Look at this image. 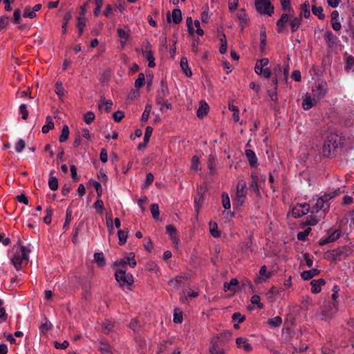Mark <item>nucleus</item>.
I'll return each instance as SVG.
<instances>
[{
    "mask_svg": "<svg viewBox=\"0 0 354 354\" xmlns=\"http://www.w3.org/2000/svg\"><path fill=\"white\" fill-rule=\"evenodd\" d=\"M344 139L337 133H329L323 146V154L329 157L339 146L343 144Z\"/></svg>",
    "mask_w": 354,
    "mask_h": 354,
    "instance_id": "nucleus-1",
    "label": "nucleus"
},
{
    "mask_svg": "<svg viewBox=\"0 0 354 354\" xmlns=\"http://www.w3.org/2000/svg\"><path fill=\"white\" fill-rule=\"evenodd\" d=\"M115 277L123 290H131V286L134 281L131 274L127 273L126 270L118 269L115 272Z\"/></svg>",
    "mask_w": 354,
    "mask_h": 354,
    "instance_id": "nucleus-2",
    "label": "nucleus"
},
{
    "mask_svg": "<svg viewBox=\"0 0 354 354\" xmlns=\"http://www.w3.org/2000/svg\"><path fill=\"white\" fill-rule=\"evenodd\" d=\"M29 253L30 250H28L26 246L21 245L19 251H17L15 254L12 259V263L17 270L21 269V265L24 262L27 263L28 261Z\"/></svg>",
    "mask_w": 354,
    "mask_h": 354,
    "instance_id": "nucleus-3",
    "label": "nucleus"
},
{
    "mask_svg": "<svg viewBox=\"0 0 354 354\" xmlns=\"http://www.w3.org/2000/svg\"><path fill=\"white\" fill-rule=\"evenodd\" d=\"M333 196H331L329 194H326L319 197L317 200V202L315 204V205L312 207L311 213H317L319 212V211H323L324 213L327 212L330 207L329 201L331 198H333Z\"/></svg>",
    "mask_w": 354,
    "mask_h": 354,
    "instance_id": "nucleus-4",
    "label": "nucleus"
},
{
    "mask_svg": "<svg viewBox=\"0 0 354 354\" xmlns=\"http://www.w3.org/2000/svg\"><path fill=\"white\" fill-rule=\"evenodd\" d=\"M247 192L246 182L244 180H240L236 185L235 198L234 199V204L241 206L244 203Z\"/></svg>",
    "mask_w": 354,
    "mask_h": 354,
    "instance_id": "nucleus-5",
    "label": "nucleus"
},
{
    "mask_svg": "<svg viewBox=\"0 0 354 354\" xmlns=\"http://www.w3.org/2000/svg\"><path fill=\"white\" fill-rule=\"evenodd\" d=\"M255 8L258 12L271 16L274 13V6L270 0H256Z\"/></svg>",
    "mask_w": 354,
    "mask_h": 354,
    "instance_id": "nucleus-6",
    "label": "nucleus"
},
{
    "mask_svg": "<svg viewBox=\"0 0 354 354\" xmlns=\"http://www.w3.org/2000/svg\"><path fill=\"white\" fill-rule=\"evenodd\" d=\"M169 94L167 84L165 82L162 81L160 86L157 92L156 96V104L158 105L163 104L165 103V98Z\"/></svg>",
    "mask_w": 354,
    "mask_h": 354,
    "instance_id": "nucleus-7",
    "label": "nucleus"
},
{
    "mask_svg": "<svg viewBox=\"0 0 354 354\" xmlns=\"http://www.w3.org/2000/svg\"><path fill=\"white\" fill-rule=\"evenodd\" d=\"M324 39L326 43L327 47L330 49H332L336 46L337 41H339L337 37L330 30H327L325 32L324 35Z\"/></svg>",
    "mask_w": 354,
    "mask_h": 354,
    "instance_id": "nucleus-8",
    "label": "nucleus"
},
{
    "mask_svg": "<svg viewBox=\"0 0 354 354\" xmlns=\"http://www.w3.org/2000/svg\"><path fill=\"white\" fill-rule=\"evenodd\" d=\"M342 235V230H335V231L332 232L328 237L325 239H322L319 241V245H324L329 243H332L337 240Z\"/></svg>",
    "mask_w": 354,
    "mask_h": 354,
    "instance_id": "nucleus-9",
    "label": "nucleus"
},
{
    "mask_svg": "<svg viewBox=\"0 0 354 354\" xmlns=\"http://www.w3.org/2000/svg\"><path fill=\"white\" fill-rule=\"evenodd\" d=\"M236 344L239 348H243L246 352H251L252 351V346L248 342L245 337H238L236 339Z\"/></svg>",
    "mask_w": 354,
    "mask_h": 354,
    "instance_id": "nucleus-10",
    "label": "nucleus"
},
{
    "mask_svg": "<svg viewBox=\"0 0 354 354\" xmlns=\"http://www.w3.org/2000/svg\"><path fill=\"white\" fill-rule=\"evenodd\" d=\"M99 350L102 354H113V348L106 339L102 338L99 340Z\"/></svg>",
    "mask_w": 354,
    "mask_h": 354,
    "instance_id": "nucleus-11",
    "label": "nucleus"
},
{
    "mask_svg": "<svg viewBox=\"0 0 354 354\" xmlns=\"http://www.w3.org/2000/svg\"><path fill=\"white\" fill-rule=\"evenodd\" d=\"M329 252L331 254V260L333 261H339L348 256V254L340 248L334 249Z\"/></svg>",
    "mask_w": 354,
    "mask_h": 354,
    "instance_id": "nucleus-12",
    "label": "nucleus"
},
{
    "mask_svg": "<svg viewBox=\"0 0 354 354\" xmlns=\"http://www.w3.org/2000/svg\"><path fill=\"white\" fill-rule=\"evenodd\" d=\"M326 281L324 279H319L317 280H313L310 282L312 286L311 292L314 294H317L321 292V287L325 284Z\"/></svg>",
    "mask_w": 354,
    "mask_h": 354,
    "instance_id": "nucleus-13",
    "label": "nucleus"
},
{
    "mask_svg": "<svg viewBox=\"0 0 354 354\" xmlns=\"http://www.w3.org/2000/svg\"><path fill=\"white\" fill-rule=\"evenodd\" d=\"M143 56L149 62L148 66L149 68H153L156 66L153 53L151 50L148 49L147 46L146 47V49L143 50Z\"/></svg>",
    "mask_w": 354,
    "mask_h": 354,
    "instance_id": "nucleus-14",
    "label": "nucleus"
},
{
    "mask_svg": "<svg viewBox=\"0 0 354 354\" xmlns=\"http://www.w3.org/2000/svg\"><path fill=\"white\" fill-rule=\"evenodd\" d=\"M252 180L250 183V187L257 194V195H260L259 186L258 184L259 176L256 173H252L251 174Z\"/></svg>",
    "mask_w": 354,
    "mask_h": 354,
    "instance_id": "nucleus-15",
    "label": "nucleus"
},
{
    "mask_svg": "<svg viewBox=\"0 0 354 354\" xmlns=\"http://www.w3.org/2000/svg\"><path fill=\"white\" fill-rule=\"evenodd\" d=\"M314 96L322 98L326 93V88L324 84H319L313 89Z\"/></svg>",
    "mask_w": 354,
    "mask_h": 354,
    "instance_id": "nucleus-16",
    "label": "nucleus"
},
{
    "mask_svg": "<svg viewBox=\"0 0 354 354\" xmlns=\"http://www.w3.org/2000/svg\"><path fill=\"white\" fill-rule=\"evenodd\" d=\"M101 326L102 327L103 333L109 335L115 327V322L109 319H105L101 323Z\"/></svg>",
    "mask_w": 354,
    "mask_h": 354,
    "instance_id": "nucleus-17",
    "label": "nucleus"
},
{
    "mask_svg": "<svg viewBox=\"0 0 354 354\" xmlns=\"http://www.w3.org/2000/svg\"><path fill=\"white\" fill-rule=\"evenodd\" d=\"M288 21V15L283 13L281 17L277 20L276 24L277 27V32H281L285 28V25Z\"/></svg>",
    "mask_w": 354,
    "mask_h": 354,
    "instance_id": "nucleus-18",
    "label": "nucleus"
},
{
    "mask_svg": "<svg viewBox=\"0 0 354 354\" xmlns=\"http://www.w3.org/2000/svg\"><path fill=\"white\" fill-rule=\"evenodd\" d=\"M209 109V105L205 102L201 101L200 102V106L196 112L197 116L199 118H203L205 115L207 114Z\"/></svg>",
    "mask_w": 354,
    "mask_h": 354,
    "instance_id": "nucleus-19",
    "label": "nucleus"
},
{
    "mask_svg": "<svg viewBox=\"0 0 354 354\" xmlns=\"http://www.w3.org/2000/svg\"><path fill=\"white\" fill-rule=\"evenodd\" d=\"M320 271L317 268L306 270L301 272V277L304 280H310L313 277L319 275Z\"/></svg>",
    "mask_w": 354,
    "mask_h": 354,
    "instance_id": "nucleus-20",
    "label": "nucleus"
},
{
    "mask_svg": "<svg viewBox=\"0 0 354 354\" xmlns=\"http://www.w3.org/2000/svg\"><path fill=\"white\" fill-rule=\"evenodd\" d=\"M218 340V337L212 340V342H211L212 346L209 349L211 354H224L225 353V350L222 348H220L218 346V344H217Z\"/></svg>",
    "mask_w": 354,
    "mask_h": 354,
    "instance_id": "nucleus-21",
    "label": "nucleus"
},
{
    "mask_svg": "<svg viewBox=\"0 0 354 354\" xmlns=\"http://www.w3.org/2000/svg\"><path fill=\"white\" fill-rule=\"evenodd\" d=\"M113 106V102L111 100H106L104 97L102 98L99 104L98 108L100 110H102V109H104V111L106 113H109L111 111Z\"/></svg>",
    "mask_w": 354,
    "mask_h": 354,
    "instance_id": "nucleus-22",
    "label": "nucleus"
},
{
    "mask_svg": "<svg viewBox=\"0 0 354 354\" xmlns=\"http://www.w3.org/2000/svg\"><path fill=\"white\" fill-rule=\"evenodd\" d=\"M245 153L248 160L250 165L251 167L257 166V158L256 156L255 153L251 149H246Z\"/></svg>",
    "mask_w": 354,
    "mask_h": 354,
    "instance_id": "nucleus-23",
    "label": "nucleus"
},
{
    "mask_svg": "<svg viewBox=\"0 0 354 354\" xmlns=\"http://www.w3.org/2000/svg\"><path fill=\"white\" fill-rule=\"evenodd\" d=\"M269 63L268 58H263L257 62L254 67V71L257 74H260L262 70H264L263 67L266 66Z\"/></svg>",
    "mask_w": 354,
    "mask_h": 354,
    "instance_id": "nucleus-24",
    "label": "nucleus"
},
{
    "mask_svg": "<svg viewBox=\"0 0 354 354\" xmlns=\"http://www.w3.org/2000/svg\"><path fill=\"white\" fill-rule=\"evenodd\" d=\"M180 67L187 77L192 75V71L188 65V61L186 57H183L180 60Z\"/></svg>",
    "mask_w": 354,
    "mask_h": 354,
    "instance_id": "nucleus-25",
    "label": "nucleus"
},
{
    "mask_svg": "<svg viewBox=\"0 0 354 354\" xmlns=\"http://www.w3.org/2000/svg\"><path fill=\"white\" fill-rule=\"evenodd\" d=\"M301 13L299 17L301 18L302 16H304L305 18H308L310 16V3L308 1H306L301 6Z\"/></svg>",
    "mask_w": 354,
    "mask_h": 354,
    "instance_id": "nucleus-26",
    "label": "nucleus"
},
{
    "mask_svg": "<svg viewBox=\"0 0 354 354\" xmlns=\"http://www.w3.org/2000/svg\"><path fill=\"white\" fill-rule=\"evenodd\" d=\"M94 260L97 263V266L103 267L106 265V260L103 252H96L94 254Z\"/></svg>",
    "mask_w": 354,
    "mask_h": 354,
    "instance_id": "nucleus-27",
    "label": "nucleus"
},
{
    "mask_svg": "<svg viewBox=\"0 0 354 354\" xmlns=\"http://www.w3.org/2000/svg\"><path fill=\"white\" fill-rule=\"evenodd\" d=\"M301 17H294L290 22V26L291 31L295 32L297 31L301 26Z\"/></svg>",
    "mask_w": 354,
    "mask_h": 354,
    "instance_id": "nucleus-28",
    "label": "nucleus"
},
{
    "mask_svg": "<svg viewBox=\"0 0 354 354\" xmlns=\"http://www.w3.org/2000/svg\"><path fill=\"white\" fill-rule=\"evenodd\" d=\"M53 171H50V177L48 179V186L51 190L55 191L58 189L59 184L57 178L55 176H53Z\"/></svg>",
    "mask_w": 354,
    "mask_h": 354,
    "instance_id": "nucleus-29",
    "label": "nucleus"
},
{
    "mask_svg": "<svg viewBox=\"0 0 354 354\" xmlns=\"http://www.w3.org/2000/svg\"><path fill=\"white\" fill-rule=\"evenodd\" d=\"M320 221V216L310 215L306 218V221L303 223V226L315 225Z\"/></svg>",
    "mask_w": 354,
    "mask_h": 354,
    "instance_id": "nucleus-30",
    "label": "nucleus"
},
{
    "mask_svg": "<svg viewBox=\"0 0 354 354\" xmlns=\"http://www.w3.org/2000/svg\"><path fill=\"white\" fill-rule=\"evenodd\" d=\"M46 124L43 126L41 129L43 133H47L50 129L54 128V123L50 116L46 117Z\"/></svg>",
    "mask_w": 354,
    "mask_h": 354,
    "instance_id": "nucleus-31",
    "label": "nucleus"
},
{
    "mask_svg": "<svg viewBox=\"0 0 354 354\" xmlns=\"http://www.w3.org/2000/svg\"><path fill=\"white\" fill-rule=\"evenodd\" d=\"M172 21L174 24H178L182 21V13L180 9H174L171 14Z\"/></svg>",
    "mask_w": 354,
    "mask_h": 354,
    "instance_id": "nucleus-32",
    "label": "nucleus"
},
{
    "mask_svg": "<svg viewBox=\"0 0 354 354\" xmlns=\"http://www.w3.org/2000/svg\"><path fill=\"white\" fill-rule=\"evenodd\" d=\"M69 128L67 125H64L62 130V134L59 136V140L60 142H66L69 137Z\"/></svg>",
    "mask_w": 354,
    "mask_h": 354,
    "instance_id": "nucleus-33",
    "label": "nucleus"
},
{
    "mask_svg": "<svg viewBox=\"0 0 354 354\" xmlns=\"http://www.w3.org/2000/svg\"><path fill=\"white\" fill-rule=\"evenodd\" d=\"M239 284V281L236 278H232L229 283H225L223 288L225 291L231 290L234 291V286H236Z\"/></svg>",
    "mask_w": 354,
    "mask_h": 354,
    "instance_id": "nucleus-34",
    "label": "nucleus"
},
{
    "mask_svg": "<svg viewBox=\"0 0 354 354\" xmlns=\"http://www.w3.org/2000/svg\"><path fill=\"white\" fill-rule=\"evenodd\" d=\"M71 18H72V14L70 11L67 12L64 15L63 23H62V26L63 34H65L66 32L67 25H68V21L71 19Z\"/></svg>",
    "mask_w": 354,
    "mask_h": 354,
    "instance_id": "nucleus-35",
    "label": "nucleus"
},
{
    "mask_svg": "<svg viewBox=\"0 0 354 354\" xmlns=\"http://www.w3.org/2000/svg\"><path fill=\"white\" fill-rule=\"evenodd\" d=\"M71 220H72V210L68 207L66 209L65 222L63 225V229L65 231H66L68 229Z\"/></svg>",
    "mask_w": 354,
    "mask_h": 354,
    "instance_id": "nucleus-36",
    "label": "nucleus"
},
{
    "mask_svg": "<svg viewBox=\"0 0 354 354\" xmlns=\"http://www.w3.org/2000/svg\"><path fill=\"white\" fill-rule=\"evenodd\" d=\"M117 32L118 37L121 39L122 45H124L129 39V35L122 28H118Z\"/></svg>",
    "mask_w": 354,
    "mask_h": 354,
    "instance_id": "nucleus-37",
    "label": "nucleus"
},
{
    "mask_svg": "<svg viewBox=\"0 0 354 354\" xmlns=\"http://www.w3.org/2000/svg\"><path fill=\"white\" fill-rule=\"evenodd\" d=\"M215 165H216V159L213 155H209L207 162V167L209 169V173L212 175L215 174Z\"/></svg>",
    "mask_w": 354,
    "mask_h": 354,
    "instance_id": "nucleus-38",
    "label": "nucleus"
},
{
    "mask_svg": "<svg viewBox=\"0 0 354 354\" xmlns=\"http://www.w3.org/2000/svg\"><path fill=\"white\" fill-rule=\"evenodd\" d=\"M77 28L79 31V36H81L84 31V28L86 26V19H85V17H78L77 18Z\"/></svg>",
    "mask_w": 354,
    "mask_h": 354,
    "instance_id": "nucleus-39",
    "label": "nucleus"
},
{
    "mask_svg": "<svg viewBox=\"0 0 354 354\" xmlns=\"http://www.w3.org/2000/svg\"><path fill=\"white\" fill-rule=\"evenodd\" d=\"M55 91L59 98L64 96L66 94V90L60 82H56Z\"/></svg>",
    "mask_w": 354,
    "mask_h": 354,
    "instance_id": "nucleus-40",
    "label": "nucleus"
},
{
    "mask_svg": "<svg viewBox=\"0 0 354 354\" xmlns=\"http://www.w3.org/2000/svg\"><path fill=\"white\" fill-rule=\"evenodd\" d=\"M312 12L313 15L317 16L319 19H324L325 15L323 13V8L322 6H313Z\"/></svg>",
    "mask_w": 354,
    "mask_h": 354,
    "instance_id": "nucleus-41",
    "label": "nucleus"
},
{
    "mask_svg": "<svg viewBox=\"0 0 354 354\" xmlns=\"http://www.w3.org/2000/svg\"><path fill=\"white\" fill-rule=\"evenodd\" d=\"M302 106L304 110H309L313 106V100L310 95H306L303 100Z\"/></svg>",
    "mask_w": 354,
    "mask_h": 354,
    "instance_id": "nucleus-42",
    "label": "nucleus"
},
{
    "mask_svg": "<svg viewBox=\"0 0 354 354\" xmlns=\"http://www.w3.org/2000/svg\"><path fill=\"white\" fill-rule=\"evenodd\" d=\"M311 232L310 227H307L302 232H299L297 233V237L299 241H305L307 240V237Z\"/></svg>",
    "mask_w": 354,
    "mask_h": 354,
    "instance_id": "nucleus-43",
    "label": "nucleus"
},
{
    "mask_svg": "<svg viewBox=\"0 0 354 354\" xmlns=\"http://www.w3.org/2000/svg\"><path fill=\"white\" fill-rule=\"evenodd\" d=\"M118 236L119 239V245H123L126 241L128 236V232L124 230H120L118 232Z\"/></svg>",
    "mask_w": 354,
    "mask_h": 354,
    "instance_id": "nucleus-44",
    "label": "nucleus"
},
{
    "mask_svg": "<svg viewBox=\"0 0 354 354\" xmlns=\"http://www.w3.org/2000/svg\"><path fill=\"white\" fill-rule=\"evenodd\" d=\"M282 323V319L279 316L274 317L273 318L269 319L268 321V324L272 327L279 326Z\"/></svg>",
    "mask_w": 354,
    "mask_h": 354,
    "instance_id": "nucleus-45",
    "label": "nucleus"
},
{
    "mask_svg": "<svg viewBox=\"0 0 354 354\" xmlns=\"http://www.w3.org/2000/svg\"><path fill=\"white\" fill-rule=\"evenodd\" d=\"M145 83V74L142 73H140L138 75V77L136 79L135 82V87L137 88H140L144 86Z\"/></svg>",
    "mask_w": 354,
    "mask_h": 354,
    "instance_id": "nucleus-46",
    "label": "nucleus"
},
{
    "mask_svg": "<svg viewBox=\"0 0 354 354\" xmlns=\"http://www.w3.org/2000/svg\"><path fill=\"white\" fill-rule=\"evenodd\" d=\"M152 216L156 220H159L160 218V212H159V207L157 204L153 203L151 205L150 208Z\"/></svg>",
    "mask_w": 354,
    "mask_h": 354,
    "instance_id": "nucleus-47",
    "label": "nucleus"
},
{
    "mask_svg": "<svg viewBox=\"0 0 354 354\" xmlns=\"http://www.w3.org/2000/svg\"><path fill=\"white\" fill-rule=\"evenodd\" d=\"M151 110V105L147 104L145 106L144 112L142 114V117H141L142 122H146L148 120Z\"/></svg>",
    "mask_w": 354,
    "mask_h": 354,
    "instance_id": "nucleus-48",
    "label": "nucleus"
},
{
    "mask_svg": "<svg viewBox=\"0 0 354 354\" xmlns=\"http://www.w3.org/2000/svg\"><path fill=\"white\" fill-rule=\"evenodd\" d=\"M292 216L295 218H299L304 215V212H302L301 206L298 204L292 209Z\"/></svg>",
    "mask_w": 354,
    "mask_h": 354,
    "instance_id": "nucleus-49",
    "label": "nucleus"
},
{
    "mask_svg": "<svg viewBox=\"0 0 354 354\" xmlns=\"http://www.w3.org/2000/svg\"><path fill=\"white\" fill-rule=\"evenodd\" d=\"M222 204L225 209H229L231 207L229 196L225 192L222 194Z\"/></svg>",
    "mask_w": 354,
    "mask_h": 354,
    "instance_id": "nucleus-50",
    "label": "nucleus"
},
{
    "mask_svg": "<svg viewBox=\"0 0 354 354\" xmlns=\"http://www.w3.org/2000/svg\"><path fill=\"white\" fill-rule=\"evenodd\" d=\"M229 109L233 112V119L235 122H239V109L236 106H234L233 104H229L228 106Z\"/></svg>",
    "mask_w": 354,
    "mask_h": 354,
    "instance_id": "nucleus-51",
    "label": "nucleus"
},
{
    "mask_svg": "<svg viewBox=\"0 0 354 354\" xmlns=\"http://www.w3.org/2000/svg\"><path fill=\"white\" fill-rule=\"evenodd\" d=\"M46 215L44 218V222L46 224H50L52 221V216L53 214V209L51 207H48L46 209Z\"/></svg>",
    "mask_w": 354,
    "mask_h": 354,
    "instance_id": "nucleus-52",
    "label": "nucleus"
},
{
    "mask_svg": "<svg viewBox=\"0 0 354 354\" xmlns=\"http://www.w3.org/2000/svg\"><path fill=\"white\" fill-rule=\"evenodd\" d=\"M221 44L219 48V52L221 54H225L227 49V39L225 35H223V37L221 39Z\"/></svg>",
    "mask_w": 354,
    "mask_h": 354,
    "instance_id": "nucleus-53",
    "label": "nucleus"
},
{
    "mask_svg": "<svg viewBox=\"0 0 354 354\" xmlns=\"http://www.w3.org/2000/svg\"><path fill=\"white\" fill-rule=\"evenodd\" d=\"M129 326L133 331H138L141 325L139 320L137 318H134L130 322Z\"/></svg>",
    "mask_w": 354,
    "mask_h": 354,
    "instance_id": "nucleus-54",
    "label": "nucleus"
},
{
    "mask_svg": "<svg viewBox=\"0 0 354 354\" xmlns=\"http://www.w3.org/2000/svg\"><path fill=\"white\" fill-rule=\"evenodd\" d=\"M37 16L35 11L32 10L30 6L26 7L24 12V17L27 18L33 19Z\"/></svg>",
    "mask_w": 354,
    "mask_h": 354,
    "instance_id": "nucleus-55",
    "label": "nucleus"
},
{
    "mask_svg": "<svg viewBox=\"0 0 354 354\" xmlns=\"http://www.w3.org/2000/svg\"><path fill=\"white\" fill-rule=\"evenodd\" d=\"M19 113L21 114V118L23 120H27L29 113L27 109L26 104H21L19 106Z\"/></svg>",
    "mask_w": 354,
    "mask_h": 354,
    "instance_id": "nucleus-56",
    "label": "nucleus"
},
{
    "mask_svg": "<svg viewBox=\"0 0 354 354\" xmlns=\"http://www.w3.org/2000/svg\"><path fill=\"white\" fill-rule=\"evenodd\" d=\"M103 4L104 0H95L96 6L93 10V14L95 17H97L100 15Z\"/></svg>",
    "mask_w": 354,
    "mask_h": 354,
    "instance_id": "nucleus-57",
    "label": "nucleus"
},
{
    "mask_svg": "<svg viewBox=\"0 0 354 354\" xmlns=\"http://www.w3.org/2000/svg\"><path fill=\"white\" fill-rule=\"evenodd\" d=\"M125 259H126V261H127V264L131 268L136 267L137 263H136V261L135 259V254L133 253H130L129 254V256L127 257Z\"/></svg>",
    "mask_w": 354,
    "mask_h": 354,
    "instance_id": "nucleus-58",
    "label": "nucleus"
},
{
    "mask_svg": "<svg viewBox=\"0 0 354 354\" xmlns=\"http://www.w3.org/2000/svg\"><path fill=\"white\" fill-rule=\"evenodd\" d=\"M260 297L257 295H253L250 299V301L252 304L257 305V308L259 309H262L263 308V305L260 302Z\"/></svg>",
    "mask_w": 354,
    "mask_h": 354,
    "instance_id": "nucleus-59",
    "label": "nucleus"
},
{
    "mask_svg": "<svg viewBox=\"0 0 354 354\" xmlns=\"http://www.w3.org/2000/svg\"><path fill=\"white\" fill-rule=\"evenodd\" d=\"M52 328V324L48 320L45 323L41 324L39 326L40 332L43 334H46Z\"/></svg>",
    "mask_w": 354,
    "mask_h": 354,
    "instance_id": "nucleus-60",
    "label": "nucleus"
},
{
    "mask_svg": "<svg viewBox=\"0 0 354 354\" xmlns=\"http://www.w3.org/2000/svg\"><path fill=\"white\" fill-rule=\"evenodd\" d=\"M210 233L212 236L215 238H218L221 236V232L217 230V224L216 223H214L212 225V223H210Z\"/></svg>",
    "mask_w": 354,
    "mask_h": 354,
    "instance_id": "nucleus-61",
    "label": "nucleus"
},
{
    "mask_svg": "<svg viewBox=\"0 0 354 354\" xmlns=\"http://www.w3.org/2000/svg\"><path fill=\"white\" fill-rule=\"evenodd\" d=\"M95 114L92 111H88L84 116V122L89 124L95 120Z\"/></svg>",
    "mask_w": 354,
    "mask_h": 354,
    "instance_id": "nucleus-62",
    "label": "nucleus"
},
{
    "mask_svg": "<svg viewBox=\"0 0 354 354\" xmlns=\"http://www.w3.org/2000/svg\"><path fill=\"white\" fill-rule=\"evenodd\" d=\"M354 66V57L353 55H348L346 59L345 69L350 70Z\"/></svg>",
    "mask_w": 354,
    "mask_h": 354,
    "instance_id": "nucleus-63",
    "label": "nucleus"
},
{
    "mask_svg": "<svg viewBox=\"0 0 354 354\" xmlns=\"http://www.w3.org/2000/svg\"><path fill=\"white\" fill-rule=\"evenodd\" d=\"M281 1V8H282V10H284V11H292L293 9L290 6V0H280Z\"/></svg>",
    "mask_w": 354,
    "mask_h": 354,
    "instance_id": "nucleus-64",
    "label": "nucleus"
}]
</instances>
